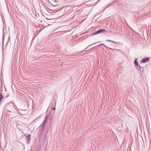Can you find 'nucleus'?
<instances>
[{
    "instance_id": "1",
    "label": "nucleus",
    "mask_w": 151,
    "mask_h": 151,
    "mask_svg": "<svg viewBox=\"0 0 151 151\" xmlns=\"http://www.w3.org/2000/svg\"><path fill=\"white\" fill-rule=\"evenodd\" d=\"M105 31L106 30L104 29H99V30H97V31H96V32L93 33L92 34V35H97L99 33H101L104 32H105Z\"/></svg>"
},
{
    "instance_id": "2",
    "label": "nucleus",
    "mask_w": 151,
    "mask_h": 151,
    "mask_svg": "<svg viewBox=\"0 0 151 151\" xmlns=\"http://www.w3.org/2000/svg\"><path fill=\"white\" fill-rule=\"evenodd\" d=\"M27 140L26 142L27 144H29L30 142V140L31 138V134H29L27 135L26 137Z\"/></svg>"
},
{
    "instance_id": "3",
    "label": "nucleus",
    "mask_w": 151,
    "mask_h": 151,
    "mask_svg": "<svg viewBox=\"0 0 151 151\" xmlns=\"http://www.w3.org/2000/svg\"><path fill=\"white\" fill-rule=\"evenodd\" d=\"M137 59H135L134 61V64L135 65L136 68H138V67L140 65L139 64L138 62L137 61Z\"/></svg>"
},
{
    "instance_id": "4",
    "label": "nucleus",
    "mask_w": 151,
    "mask_h": 151,
    "mask_svg": "<svg viewBox=\"0 0 151 151\" xmlns=\"http://www.w3.org/2000/svg\"><path fill=\"white\" fill-rule=\"evenodd\" d=\"M149 59L150 58H146L143 59L141 60V62L145 63L147 62Z\"/></svg>"
},
{
    "instance_id": "5",
    "label": "nucleus",
    "mask_w": 151,
    "mask_h": 151,
    "mask_svg": "<svg viewBox=\"0 0 151 151\" xmlns=\"http://www.w3.org/2000/svg\"><path fill=\"white\" fill-rule=\"evenodd\" d=\"M137 68L138 69V71L139 72L140 71L141 72L143 70V67L141 66L140 65L138 67V68Z\"/></svg>"
},
{
    "instance_id": "6",
    "label": "nucleus",
    "mask_w": 151,
    "mask_h": 151,
    "mask_svg": "<svg viewBox=\"0 0 151 151\" xmlns=\"http://www.w3.org/2000/svg\"><path fill=\"white\" fill-rule=\"evenodd\" d=\"M47 119V117L45 118L44 120V121H43V122H42V124H43L42 126V128H43L44 127V125H45V122L46 121Z\"/></svg>"
},
{
    "instance_id": "7",
    "label": "nucleus",
    "mask_w": 151,
    "mask_h": 151,
    "mask_svg": "<svg viewBox=\"0 0 151 151\" xmlns=\"http://www.w3.org/2000/svg\"><path fill=\"white\" fill-rule=\"evenodd\" d=\"M17 123H19V122L18 121H16L14 122V125H16V126H17V127L18 128V125H17Z\"/></svg>"
},
{
    "instance_id": "8",
    "label": "nucleus",
    "mask_w": 151,
    "mask_h": 151,
    "mask_svg": "<svg viewBox=\"0 0 151 151\" xmlns=\"http://www.w3.org/2000/svg\"><path fill=\"white\" fill-rule=\"evenodd\" d=\"M3 98V96L2 93H1L0 94V102H1Z\"/></svg>"
},
{
    "instance_id": "9",
    "label": "nucleus",
    "mask_w": 151,
    "mask_h": 151,
    "mask_svg": "<svg viewBox=\"0 0 151 151\" xmlns=\"http://www.w3.org/2000/svg\"><path fill=\"white\" fill-rule=\"evenodd\" d=\"M55 107H53V108H52V110H55Z\"/></svg>"
},
{
    "instance_id": "10",
    "label": "nucleus",
    "mask_w": 151,
    "mask_h": 151,
    "mask_svg": "<svg viewBox=\"0 0 151 151\" xmlns=\"http://www.w3.org/2000/svg\"><path fill=\"white\" fill-rule=\"evenodd\" d=\"M110 4H109V5H108V6H107L106 8L108 7V6H109L110 5Z\"/></svg>"
},
{
    "instance_id": "11",
    "label": "nucleus",
    "mask_w": 151,
    "mask_h": 151,
    "mask_svg": "<svg viewBox=\"0 0 151 151\" xmlns=\"http://www.w3.org/2000/svg\"><path fill=\"white\" fill-rule=\"evenodd\" d=\"M55 1V2H57V1H56V0H55V1Z\"/></svg>"
},
{
    "instance_id": "12",
    "label": "nucleus",
    "mask_w": 151,
    "mask_h": 151,
    "mask_svg": "<svg viewBox=\"0 0 151 151\" xmlns=\"http://www.w3.org/2000/svg\"><path fill=\"white\" fill-rule=\"evenodd\" d=\"M56 6L57 5H55V6Z\"/></svg>"
},
{
    "instance_id": "13",
    "label": "nucleus",
    "mask_w": 151,
    "mask_h": 151,
    "mask_svg": "<svg viewBox=\"0 0 151 151\" xmlns=\"http://www.w3.org/2000/svg\"><path fill=\"white\" fill-rule=\"evenodd\" d=\"M96 43H93L92 44H95Z\"/></svg>"
}]
</instances>
